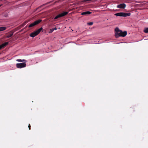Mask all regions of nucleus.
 Here are the masks:
<instances>
[{
    "label": "nucleus",
    "instance_id": "f257e3e1",
    "mask_svg": "<svg viewBox=\"0 0 148 148\" xmlns=\"http://www.w3.org/2000/svg\"><path fill=\"white\" fill-rule=\"evenodd\" d=\"M130 13H126L124 12H119L116 13L114 15L117 16H123L124 17L129 16L130 15Z\"/></svg>",
    "mask_w": 148,
    "mask_h": 148
},
{
    "label": "nucleus",
    "instance_id": "f03ea898",
    "mask_svg": "<svg viewBox=\"0 0 148 148\" xmlns=\"http://www.w3.org/2000/svg\"><path fill=\"white\" fill-rule=\"evenodd\" d=\"M42 29V27H41L38 29L36 31H35L32 33L30 34V36L32 37H34L38 35L40 31Z\"/></svg>",
    "mask_w": 148,
    "mask_h": 148
},
{
    "label": "nucleus",
    "instance_id": "7ed1b4c3",
    "mask_svg": "<svg viewBox=\"0 0 148 148\" xmlns=\"http://www.w3.org/2000/svg\"><path fill=\"white\" fill-rule=\"evenodd\" d=\"M115 37L116 38H118L119 37L121 36V30L119 29L118 27H116L115 29Z\"/></svg>",
    "mask_w": 148,
    "mask_h": 148
},
{
    "label": "nucleus",
    "instance_id": "20e7f679",
    "mask_svg": "<svg viewBox=\"0 0 148 148\" xmlns=\"http://www.w3.org/2000/svg\"><path fill=\"white\" fill-rule=\"evenodd\" d=\"M42 21V20L39 19L38 20H37L33 23H31L30 24L29 26V27H33L35 25L38 24L40 23Z\"/></svg>",
    "mask_w": 148,
    "mask_h": 148
},
{
    "label": "nucleus",
    "instance_id": "39448f33",
    "mask_svg": "<svg viewBox=\"0 0 148 148\" xmlns=\"http://www.w3.org/2000/svg\"><path fill=\"white\" fill-rule=\"evenodd\" d=\"M68 12H64L62 13L59 14L58 15L56 16L54 18V19L55 20L63 16L67 15L68 14Z\"/></svg>",
    "mask_w": 148,
    "mask_h": 148
},
{
    "label": "nucleus",
    "instance_id": "423d86ee",
    "mask_svg": "<svg viewBox=\"0 0 148 148\" xmlns=\"http://www.w3.org/2000/svg\"><path fill=\"white\" fill-rule=\"evenodd\" d=\"M26 66V64L25 62L21 63H17L16 64V66L18 68H21L25 67Z\"/></svg>",
    "mask_w": 148,
    "mask_h": 148
},
{
    "label": "nucleus",
    "instance_id": "0eeeda50",
    "mask_svg": "<svg viewBox=\"0 0 148 148\" xmlns=\"http://www.w3.org/2000/svg\"><path fill=\"white\" fill-rule=\"evenodd\" d=\"M126 6V5L125 3H122L117 6V8H120L124 9Z\"/></svg>",
    "mask_w": 148,
    "mask_h": 148
},
{
    "label": "nucleus",
    "instance_id": "6e6552de",
    "mask_svg": "<svg viewBox=\"0 0 148 148\" xmlns=\"http://www.w3.org/2000/svg\"><path fill=\"white\" fill-rule=\"evenodd\" d=\"M127 34V32L126 31H125L123 32H122V31L121 30V37H124Z\"/></svg>",
    "mask_w": 148,
    "mask_h": 148
},
{
    "label": "nucleus",
    "instance_id": "1a4fd4ad",
    "mask_svg": "<svg viewBox=\"0 0 148 148\" xmlns=\"http://www.w3.org/2000/svg\"><path fill=\"white\" fill-rule=\"evenodd\" d=\"M8 44V42H5L4 43H3L2 45H0V48L1 49L2 48L4 47L6 45H7Z\"/></svg>",
    "mask_w": 148,
    "mask_h": 148
},
{
    "label": "nucleus",
    "instance_id": "9d476101",
    "mask_svg": "<svg viewBox=\"0 0 148 148\" xmlns=\"http://www.w3.org/2000/svg\"><path fill=\"white\" fill-rule=\"evenodd\" d=\"M8 35L6 37L8 38H9L12 36L13 34V32L11 31L10 32L8 33Z\"/></svg>",
    "mask_w": 148,
    "mask_h": 148
},
{
    "label": "nucleus",
    "instance_id": "9b49d317",
    "mask_svg": "<svg viewBox=\"0 0 148 148\" xmlns=\"http://www.w3.org/2000/svg\"><path fill=\"white\" fill-rule=\"evenodd\" d=\"M92 13L90 11H86L85 12H82L81 13V14L82 15H84L86 14H90Z\"/></svg>",
    "mask_w": 148,
    "mask_h": 148
},
{
    "label": "nucleus",
    "instance_id": "f8f14e48",
    "mask_svg": "<svg viewBox=\"0 0 148 148\" xmlns=\"http://www.w3.org/2000/svg\"><path fill=\"white\" fill-rule=\"evenodd\" d=\"M6 29V27H0V32L3 31Z\"/></svg>",
    "mask_w": 148,
    "mask_h": 148
},
{
    "label": "nucleus",
    "instance_id": "ddd939ff",
    "mask_svg": "<svg viewBox=\"0 0 148 148\" xmlns=\"http://www.w3.org/2000/svg\"><path fill=\"white\" fill-rule=\"evenodd\" d=\"M16 61L18 62H26V60H25L23 59L21 60V59H18L16 60Z\"/></svg>",
    "mask_w": 148,
    "mask_h": 148
},
{
    "label": "nucleus",
    "instance_id": "4468645a",
    "mask_svg": "<svg viewBox=\"0 0 148 148\" xmlns=\"http://www.w3.org/2000/svg\"><path fill=\"white\" fill-rule=\"evenodd\" d=\"M144 32L145 33H148V27L145 28L143 30Z\"/></svg>",
    "mask_w": 148,
    "mask_h": 148
},
{
    "label": "nucleus",
    "instance_id": "2eb2a0df",
    "mask_svg": "<svg viewBox=\"0 0 148 148\" xmlns=\"http://www.w3.org/2000/svg\"><path fill=\"white\" fill-rule=\"evenodd\" d=\"M93 22H90L88 23V25H93Z\"/></svg>",
    "mask_w": 148,
    "mask_h": 148
},
{
    "label": "nucleus",
    "instance_id": "dca6fc26",
    "mask_svg": "<svg viewBox=\"0 0 148 148\" xmlns=\"http://www.w3.org/2000/svg\"><path fill=\"white\" fill-rule=\"evenodd\" d=\"M53 29H50V31L49 32V33H52L53 31Z\"/></svg>",
    "mask_w": 148,
    "mask_h": 148
},
{
    "label": "nucleus",
    "instance_id": "f3484780",
    "mask_svg": "<svg viewBox=\"0 0 148 148\" xmlns=\"http://www.w3.org/2000/svg\"><path fill=\"white\" fill-rule=\"evenodd\" d=\"M91 0H83V1H82V2H86V1H91Z\"/></svg>",
    "mask_w": 148,
    "mask_h": 148
},
{
    "label": "nucleus",
    "instance_id": "a211bd4d",
    "mask_svg": "<svg viewBox=\"0 0 148 148\" xmlns=\"http://www.w3.org/2000/svg\"><path fill=\"white\" fill-rule=\"evenodd\" d=\"M43 6V5H41V6H40V7H38V8H37L36 9V10H37L38 9L40 8L41 7H42Z\"/></svg>",
    "mask_w": 148,
    "mask_h": 148
},
{
    "label": "nucleus",
    "instance_id": "6ab92c4d",
    "mask_svg": "<svg viewBox=\"0 0 148 148\" xmlns=\"http://www.w3.org/2000/svg\"><path fill=\"white\" fill-rule=\"evenodd\" d=\"M28 127L29 130H31V126L29 124V125H28Z\"/></svg>",
    "mask_w": 148,
    "mask_h": 148
},
{
    "label": "nucleus",
    "instance_id": "aec40b11",
    "mask_svg": "<svg viewBox=\"0 0 148 148\" xmlns=\"http://www.w3.org/2000/svg\"><path fill=\"white\" fill-rule=\"evenodd\" d=\"M53 30H56L57 29L56 28V27L55 28H53Z\"/></svg>",
    "mask_w": 148,
    "mask_h": 148
},
{
    "label": "nucleus",
    "instance_id": "412c9836",
    "mask_svg": "<svg viewBox=\"0 0 148 148\" xmlns=\"http://www.w3.org/2000/svg\"><path fill=\"white\" fill-rule=\"evenodd\" d=\"M2 0H0V1H2Z\"/></svg>",
    "mask_w": 148,
    "mask_h": 148
},
{
    "label": "nucleus",
    "instance_id": "4be33fe9",
    "mask_svg": "<svg viewBox=\"0 0 148 148\" xmlns=\"http://www.w3.org/2000/svg\"><path fill=\"white\" fill-rule=\"evenodd\" d=\"M1 6V5H0V7Z\"/></svg>",
    "mask_w": 148,
    "mask_h": 148
}]
</instances>
